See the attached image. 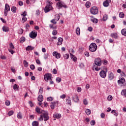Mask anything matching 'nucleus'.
<instances>
[{"mask_svg": "<svg viewBox=\"0 0 126 126\" xmlns=\"http://www.w3.org/2000/svg\"><path fill=\"white\" fill-rule=\"evenodd\" d=\"M35 111L36 113H38V114H41V109L39 107H36L35 108Z\"/></svg>", "mask_w": 126, "mask_h": 126, "instance_id": "32", "label": "nucleus"}, {"mask_svg": "<svg viewBox=\"0 0 126 126\" xmlns=\"http://www.w3.org/2000/svg\"><path fill=\"white\" fill-rule=\"evenodd\" d=\"M91 21L94 23H97L98 22V19L94 18V19L91 20Z\"/></svg>", "mask_w": 126, "mask_h": 126, "instance_id": "47", "label": "nucleus"}, {"mask_svg": "<svg viewBox=\"0 0 126 126\" xmlns=\"http://www.w3.org/2000/svg\"><path fill=\"white\" fill-rule=\"evenodd\" d=\"M53 117L56 119H60V118H62V115L60 114L56 113L54 114Z\"/></svg>", "mask_w": 126, "mask_h": 126, "instance_id": "18", "label": "nucleus"}, {"mask_svg": "<svg viewBox=\"0 0 126 126\" xmlns=\"http://www.w3.org/2000/svg\"><path fill=\"white\" fill-rule=\"evenodd\" d=\"M26 50L27 51H33L34 47L32 46H28L26 48Z\"/></svg>", "mask_w": 126, "mask_h": 126, "instance_id": "17", "label": "nucleus"}, {"mask_svg": "<svg viewBox=\"0 0 126 126\" xmlns=\"http://www.w3.org/2000/svg\"><path fill=\"white\" fill-rule=\"evenodd\" d=\"M9 46L11 49H14V45H13V44H12V43H10Z\"/></svg>", "mask_w": 126, "mask_h": 126, "instance_id": "49", "label": "nucleus"}, {"mask_svg": "<svg viewBox=\"0 0 126 126\" xmlns=\"http://www.w3.org/2000/svg\"><path fill=\"white\" fill-rule=\"evenodd\" d=\"M20 43H23L24 42H25V38L24 37H22L20 39Z\"/></svg>", "mask_w": 126, "mask_h": 126, "instance_id": "36", "label": "nucleus"}, {"mask_svg": "<svg viewBox=\"0 0 126 126\" xmlns=\"http://www.w3.org/2000/svg\"><path fill=\"white\" fill-rule=\"evenodd\" d=\"M30 68L32 70L35 69V65L34 64H32L30 65Z\"/></svg>", "mask_w": 126, "mask_h": 126, "instance_id": "54", "label": "nucleus"}, {"mask_svg": "<svg viewBox=\"0 0 126 126\" xmlns=\"http://www.w3.org/2000/svg\"><path fill=\"white\" fill-rule=\"evenodd\" d=\"M86 114H87L88 116H89V115L91 114V110H90L89 109H87L86 110Z\"/></svg>", "mask_w": 126, "mask_h": 126, "instance_id": "26", "label": "nucleus"}, {"mask_svg": "<svg viewBox=\"0 0 126 126\" xmlns=\"http://www.w3.org/2000/svg\"><path fill=\"white\" fill-rule=\"evenodd\" d=\"M126 94V90H123L121 92V94L123 95V96H125Z\"/></svg>", "mask_w": 126, "mask_h": 126, "instance_id": "37", "label": "nucleus"}, {"mask_svg": "<svg viewBox=\"0 0 126 126\" xmlns=\"http://www.w3.org/2000/svg\"><path fill=\"white\" fill-rule=\"evenodd\" d=\"M5 104L6 106H9L10 105V101H9V100H6Z\"/></svg>", "mask_w": 126, "mask_h": 126, "instance_id": "43", "label": "nucleus"}, {"mask_svg": "<svg viewBox=\"0 0 126 126\" xmlns=\"http://www.w3.org/2000/svg\"><path fill=\"white\" fill-rule=\"evenodd\" d=\"M111 36L114 39H118V34L117 33H112L111 34Z\"/></svg>", "mask_w": 126, "mask_h": 126, "instance_id": "19", "label": "nucleus"}, {"mask_svg": "<svg viewBox=\"0 0 126 126\" xmlns=\"http://www.w3.org/2000/svg\"><path fill=\"white\" fill-rule=\"evenodd\" d=\"M100 117H101V119H104V118H105V114L104 113H102L100 114Z\"/></svg>", "mask_w": 126, "mask_h": 126, "instance_id": "62", "label": "nucleus"}, {"mask_svg": "<svg viewBox=\"0 0 126 126\" xmlns=\"http://www.w3.org/2000/svg\"><path fill=\"white\" fill-rule=\"evenodd\" d=\"M101 63H102L103 64H104V65L108 64V61L106 60H103Z\"/></svg>", "mask_w": 126, "mask_h": 126, "instance_id": "44", "label": "nucleus"}, {"mask_svg": "<svg viewBox=\"0 0 126 126\" xmlns=\"http://www.w3.org/2000/svg\"><path fill=\"white\" fill-rule=\"evenodd\" d=\"M58 42H60L61 43H63V38L62 37L58 38Z\"/></svg>", "mask_w": 126, "mask_h": 126, "instance_id": "53", "label": "nucleus"}, {"mask_svg": "<svg viewBox=\"0 0 126 126\" xmlns=\"http://www.w3.org/2000/svg\"><path fill=\"white\" fill-rule=\"evenodd\" d=\"M126 82V80L125 79V78H122L120 80H119L118 81V84H121L123 85L124 83Z\"/></svg>", "mask_w": 126, "mask_h": 126, "instance_id": "14", "label": "nucleus"}, {"mask_svg": "<svg viewBox=\"0 0 126 126\" xmlns=\"http://www.w3.org/2000/svg\"><path fill=\"white\" fill-rule=\"evenodd\" d=\"M51 108L52 109V110H54L55 109V107H56V102H53L52 103L51 105H50Z\"/></svg>", "mask_w": 126, "mask_h": 126, "instance_id": "25", "label": "nucleus"}, {"mask_svg": "<svg viewBox=\"0 0 126 126\" xmlns=\"http://www.w3.org/2000/svg\"><path fill=\"white\" fill-rule=\"evenodd\" d=\"M58 34V32L56 30H54L52 32V34L53 36H56Z\"/></svg>", "mask_w": 126, "mask_h": 126, "instance_id": "46", "label": "nucleus"}, {"mask_svg": "<svg viewBox=\"0 0 126 126\" xmlns=\"http://www.w3.org/2000/svg\"><path fill=\"white\" fill-rule=\"evenodd\" d=\"M111 2V0H106L103 3V6L105 7L109 6V3Z\"/></svg>", "mask_w": 126, "mask_h": 126, "instance_id": "12", "label": "nucleus"}, {"mask_svg": "<svg viewBox=\"0 0 126 126\" xmlns=\"http://www.w3.org/2000/svg\"><path fill=\"white\" fill-rule=\"evenodd\" d=\"M77 92H81V88L78 87L77 89Z\"/></svg>", "mask_w": 126, "mask_h": 126, "instance_id": "64", "label": "nucleus"}, {"mask_svg": "<svg viewBox=\"0 0 126 126\" xmlns=\"http://www.w3.org/2000/svg\"><path fill=\"white\" fill-rule=\"evenodd\" d=\"M39 125V123L37 121H34L32 123V126H38Z\"/></svg>", "mask_w": 126, "mask_h": 126, "instance_id": "27", "label": "nucleus"}, {"mask_svg": "<svg viewBox=\"0 0 126 126\" xmlns=\"http://www.w3.org/2000/svg\"><path fill=\"white\" fill-rule=\"evenodd\" d=\"M55 57L56 58V59H60L61 58V54L58 53L56 56Z\"/></svg>", "mask_w": 126, "mask_h": 126, "instance_id": "58", "label": "nucleus"}, {"mask_svg": "<svg viewBox=\"0 0 126 126\" xmlns=\"http://www.w3.org/2000/svg\"><path fill=\"white\" fill-rule=\"evenodd\" d=\"M29 104L31 107H33V106H34V104H33V102H32V101H29Z\"/></svg>", "mask_w": 126, "mask_h": 126, "instance_id": "56", "label": "nucleus"}, {"mask_svg": "<svg viewBox=\"0 0 126 126\" xmlns=\"http://www.w3.org/2000/svg\"><path fill=\"white\" fill-rule=\"evenodd\" d=\"M8 11H10V7L8 4H6L5 5V9L4 10V14L5 16H7V12H8Z\"/></svg>", "mask_w": 126, "mask_h": 126, "instance_id": "7", "label": "nucleus"}, {"mask_svg": "<svg viewBox=\"0 0 126 126\" xmlns=\"http://www.w3.org/2000/svg\"><path fill=\"white\" fill-rule=\"evenodd\" d=\"M83 104L85 105H88V101H87V99H84L83 100Z\"/></svg>", "mask_w": 126, "mask_h": 126, "instance_id": "48", "label": "nucleus"}, {"mask_svg": "<svg viewBox=\"0 0 126 126\" xmlns=\"http://www.w3.org/2000/svg\"><path fill=\"white\" fill-rule=\"evenodd\" d=\"M58 54L59 53H58V52L54 51L53 53V56H54V57H56Z\"/></svg>", "mask_w": 126, "mask_h": 126, "instance_id": "57", "label": "nucleus"}, {"mask_svg": "<svg viewBox=\"0 0 126 126\" xmlns=\"http://www.w3.org/2000/svg\"><path fill=\"white\" fill-rule=\"evenodd\" d=\"M41 115H40V121H44L45 122H47V121H49V114L48 112L45 111L44 110H42L41 111Z\"/></svg>", "mask_w": 126, "mask_h": 126, "instance_id": "3", "label": "nucleus"}, {"mask_svg": "<svg viewBox=\"0 0 126 126\" xmlns=\"http://www.w3.org/2000/svg\"><path fill=\"white\" fill-rule=\"evenodd\" d=\"M91 126H95V124H96V122H95V120H92L91 121Z\"/></svg>", "mask_w": 126, "mask_h": 126, "instance_id": "41", "label": "nucleus"}, {"mask_svg": "<svg viewBox=\"0 0 126 126\" xmlns=\"http://www.w3.org/2000/svg\"><path fill=\"white\" fill-rule=\"evenodd\" d=\"M103 21H106L108 19V15H104L103 17Z\"/></svg>", "mask_w": 126, "mask_h": 126, "instance_id": "40", "label": "nucleus"}, {"mask_svg": "<svg viewBox=\"0 0 126 126\" xmlns=\"http://www.w3.org/2000/svg\"><path fill=\"white\" fill-rule=\"evenodd\" d=\"M62 81V79L60 77H58L56 78V82H58V83H60Z\"/></svg>", "mask_w": 126, "mask_h": 126, "instance_id": "45", "label": "nucleus"}, {"mask_svg": "<svg viewBox=\"0 0 126 126\" xmlns=\"http://www.w3.org/2000/svg\"><path fill=\"white\" fill-rule=\"evenodd\" d=\"M112 114H114V116H115V117H118V113H117V111L115 110H113L111 111Z\"/></svg>", "mask_w": 126, "mask_h": 126, "instance_id": "29", "label": "nucleus"}, {"mask_svg": "<svg viewBox=\"0 0 126 126\" xmlns=\"http://www.w3.org/2000/svg\"><path fill=\"white\" fill-rule=\"evenodd\" d=\"M70 56H71V59L73 61V62H76L77 58H76V57H75V56L71 54Z\"/></svg>", "mask_w": 126, "mask_h": 126, "instance_id": "21", "label": "nucleus"}, {"mask_svg": "<svg viewBox=\"0 0 126 126\" xmlns=\"http://www.w3.org/2000/svg\"><path fill=\"white\" fill-rule=\"evenodd\" d=\"M119 17L120 18H124L125 17V14H124L123 12L120 13Z\"/></svg>", "mask_w": 126, "mask_h": 126, "instance_id": "35", "label": "nucleus"}, {"mask_svg": "<svg viewBox=\"0 0 126 126\" xmlns=\"http://www.w3.org/2000/svg\"><path fill=\"white\" fill-rule=\"evenodd\" d=\"M13 88L15 90H17L18 88H19V86H18L17 84H15V85H14Z\"/></svg>", "mask_w": 126, "mask_h": 126, "instance_id": "31", "label": "nucleus"}, {"mask_svg": "<svg viewBox=\"0 0 126 126\" xmlns=\"http://www.w3.org/2000/svg\"><path fill=\"white\" fill-rule=\"evenodd\" d=\"M55 18L57 21H59V20H60V18H61V16L59 14H56L55 15Z\"/></svg>", "mask_w": 126, "mask_h": 126, "instance_id": "28", "label": "nucleus"}, {"mask_svg": "<svg viewBox=\"0 0 126 126\" xmlns=\"http://www.w3.org/2000/svg\"><path fill=\"white\" fill-rule=\"evenodd\" d=\"M22 21H23L24 23L25 22V21H27V18H26V17H23Z\"/></svg>", "mask_w": 126, "mask_h": 126, "instance_id": "55", "label": "nucleus"}, {"mask_svg": "<svg viewBox=\"0 0 126 126\" xmlns=\"http://www.w3.org/2000/svg\"><path fill=\"white\" fill-rule=\"evenodd\" d=\"M90 5H91V3H90V2L87 1V2L86 3V7H87L88 8L89 7H90Z\"/></svg>", "mask_w": 126, "mask_h": 126, "instance_id": "34", "label": "nucleus"}, {"mask_svg": "<svg viewBox=\"0 0 126 126\" xmlns=\"http://www.w3.org/2000/svg\"><path fill=\"white\" fill-rule=\"evenodd\" d=\"M8 51L10 53H11L12 55H13V54H14V52L13 50H12V49H9Z\"/></svg>", "mask_w": 126, "mask_h": 126, "instance_id": "61", "label": "nucleus"}, {"mask_svg": "<svg viewBox=\"0 0 126 126\" xmlns=\"http://www.w3.org/2000/svg\"><path fill=\"white\" fill-rule=\"evenodd\" d=\"M11 11L13 12L14 13H15L16 12V7L13 6L11 8Z\"/></svg>", "mask_w": 126, "mask_h": 126, "instance_id": "23", "label": "nucleus"}, {"mask_svg": "<svg viewBox=\"0 0 126 126\" xmlns=\"http://www.w3.org/2000/svg\"><path fill=\"white\" fill-rule=\"evenodd\" d=\"M89 50L91 52H96L97 50V45L94 43H92L89 46Z\"/></svg>", "mask_w": 126, "mask_h": 126, "instance_id": "4", "label": "nucleus"}, {"mask_svg": "<svg viewBox=\"0 0 126 126\" xmlns=\"http://www.w3.org/2000/svg\"><path fill=\"white\" fill-rule=\"evenodd\" d=\"M24 64L25 67H27V66H28V62H27L25 60H24Z\"/></svg>", "mask_w": 126, "mask_h": 126, "instance_id": "42", "label": "nucleus"}, {"mask_svg": "<svg viewBox=\"0 0 126 126\" xmlns=\"http://www.w3.org/2000/svg\"><path fill=\"white\" fill-rule=\"evenodd\" d=\"M37 99L39 102H43V95H42V94H40L38 96Z\"/></svg>", "mask_w": 126, "mask_h": 126, "instance_id": "20", "label": "nucleus"}, {"mask_svg": "<svg viewBox=\"0 0 126 126\" xmlns=\"http://www.w3.org/2000/svg\"><path fill=\"white\" fill-rule=\"evenodd\" d=\"M76 33L77 35H80V28L77 27L76 29Z\"/></svg>", "mask_w": 126, "mask_h": 126, "instance_id": "22", "label": "nucleus"}, {"mask_svg": "<svg viewBox=\"0 0 126 126\" xmlns=\"http://www.w3.org/2000/svg\"><path fill=\"white\" fill-rule=\"evenodd\" d=\"M21 15L23 17H26V15H27V12H26V11H25L23 14H21Z\"/></svg>", "mask_w": 126, "mask_h": 126, "instance_id": "50", "label": "nucleus"}, {"mask_svg": "<svg viewBox=\"0 0 126 126\" xmlns=\"http://www.w3.org/2000/svg\"><path fill=\"white\" fill-rule=\"evenodd\" d=\"M43 88H40V89L39 90V92L40 94H42V93H43Z\"/></svg>", "mask_w": 126, "mask_h": 126, "instance_id": "60", "label": "nucleus"}, {"mask_svg": "<svg viewBox=\"0 0 126 126\" xmlns=\"http://www.w3.org/2000/svg\"><path fill=\"white\" fill-rule=\"evenodd\" d=\"M66 102L68 104V105L71 106V99L70 96H68L67 98L66 99Z\"/></svg>", "mask_w": 126, "mask_h": 126, "instance_id": "15", "label": "nucleus"}, {"mask_svg": "<svg viewBox=\"0 0 126 126\" xmlns=\"http://www.w3.org/2000/svg\"><path fill=\"white\" fill-rule=\"evenodd\" d=\"M98 10L96 7L94 6L91 8V13L92 14L95 15L98 14Z\"/></svg>", "mask_w": 126, "mask_h": 126, "instance_id": "8", "label": "nucleus"}, {"mask_svg": "<svg viewBox=\"0 0 126 126\" xmlns=\"http://www.w3.org/2000/svg\"><path fill=\"white\" fill-rule=\"evenodd\" d=\"M8 116H12L13 115V111H10L8 113Z\"/></svg>", "mask_w": 126, "mask_h": 126, "instance_id": "52", "label": "nucleus"}, {"mask_svg": "<svg viewBox=\"0 0 126 126\" xmlns=\"http://www.w3.org/2000/svg\"><path fill=\"white\" fill-rule=\"evenodd\" d=\"M50 22H51V23H53V24H56V23H57V22L56 20V19H53L51 20Z\"/></svg>", "mask_w": 126, "mask_h": 126, "instance_id": "38", "label": "nucleus"}, {"mask_svg": "<svg viewBox=\"0 0 126 126\" xmlns=\"http://www.w3.org/2000/svg\"><path fill=\"white\" fill-rule=\"evenodd\" d=\"M44 80L48 82L49 80H52V78H53V76L51 73H47L44 75Z\"/></svg>", "mask_w": 126, "mask_h": 126, "instance_id": "5", "label": "nucleus"}, {"mask_svg": "<svg viewBox=\"0 0 126 126\" xmlns=\"http://www.w3.org/2000/svg\"><path fill=\"white\" fill-rule=\"evenodd\" d=\"M99 75L100 77H102V78H105L106 76H107V72L104 70H101L99 72Z\"/></svg>", "mask_w": 126, "mask_h": 126, "instance_id": "10", "label": "nucleus"}, {"mask_svg": "<svg viewBox=\"0 0 126 126\" xmlns=\"http://www.w3.org/2000/svg\"><path fill=\"white\" fill-rule=\"evenodd\" d=\"M57 6L58 9H60L62 7L66 8V5L63 1H59L57 3Z\"/></svg>", "mask_w": 126, "mask_h": 126, "instance_id": "6", "label": "nucleus"}, {"mask_svg": "<svg viewBox=\"0 0 126 126\" xmlns=\"http://www.w3.org/2000/svg\"><path fill=\"white\" fill-rule=\"evenodd\" d=\"M108 101H112L113 100V96L111 95H109L107 97Z\"/></svg>", "mask_w": 126, "mask_h": 126, "instance_id": "39", "label": "nucleus"}, {"mask_svg": "<svg viewBox=\"0 0 126 126\" xmlns=\"http://www.w3.org/2000/svg\"><path fill=\"white\" fill-rule=\"evenodd\" d=\"M2 31H3V32H8L9 31V28H8L6 26H3L2 28Z\"/></svg>", "mask_w": 126, "mask_h": 126, "instance_id": "16", "label": "nucleus"}, {"mask_svg": "<svg viewBox=\"0 0 126 126\" xmlns=\"http://www.w3.org/2000/svg\"><path fill=\"white\" fill-rule=\"evenodd\" d=\"M17 118L18 119H22V114L21 113V112H19L17 114Z\"/></svg>", "mask_w": 126, "mask_h": 126, "instance_id": "30", "label": "nucleus"}, {"mask_svg": "<svg viewBox=\"0 0 126 126\" xmlns=\"http://www.w3.org/2000/svg\"><path fill=\"white\" fill-rule=\"evenodd\" d=\"M114 77H115V75H114V73H113V72H110L108 74V79L109 80H113Z\"/></svg>", "mask_w": 126, "mask_h": 126, "instance_id": "13", "label": "nucleus"}, {"mask_svg": "<svg viewBox=\"0 0 126 126\" xmlns=\"http://www.w3.org/2000/svg\"><path fill=\"white\" fill-rule=\"evenodd\" d=\"M101 65H102V60L99 58L95 59L93 65V68L94 69V70L99 71L101 69V68L98 67V66H101Z\"/></svg>", "mask_w": 126, "mask_h": 126, "instance_id": "1", "label": "nucleus"}, {"mask_svg": "<svg viewBox=\"0 0 126 126\" xmlns=\"http://www.w3.org/2000/svg\"><path fill=\"white\" fill-rule=\"evenodd\" d=\"M121 33L124 36H126V29H124L121 31Z\"/></svg>", "mask_w": 126, "mask_h": 126, "instance_id": "24", "label": "nucleus"}, {"mask_svg": "<svg viewBox=\"0 0 126 126\" xmlns=\"http://www.w3.org/2000/svg\"><path fill=\"white\" fill-rule=\"evenodd\" d=\"M52 72H53V73H54V74H57V73H58V71L56 68L53 69Z\"/></svg>", "mask_w": 126, "mask_h": 126, "instance_id": "51", "label": "nucleus"}, {"mask_svg": "<svg viewBox=\"0 0 126 126\" xmlns=\"http://www.w3.org/2000/svg\"><path fill=\"white\" fill-rule=\"evenodd\" d=\"M72 99L75 103H78V102H79V98H78L77 94H75L74 96L72 97Z\"/></svg>", "mask_w": 126, "mask_h": 126, "instance_id": "11", "label": "nucleus"}, {"mask_svg": "<svg viewBox=\"0 0 126 126\" xmlns=\"http://www.w3.org/2000/svg\"><path fill=\"white\" fill-rule=\"evenodd\" d=\"M47 101L51 102V101H53V98L52 97H47Z\"/></svg>", "mask_w": 126, "mask_h": 126, "instance_id": "59", "label": "nucleus"}, {"mask_svg": "<svg viewBox=\"0 0 126 126\" xmlns=\"http://www.w3.org/2000/svg\"><path fill=\"white\" fill-rule=\"evenodd\" d=\"M37 32H35L33 31H32L31 33H30L29 36L30 38H32V39H35V38L37 37Z\"/></svg>", "mask_w": 126, "mask_h": 126, "instance_id": "9", "label": "nucleus"}, {"mask_svg": "<svg viewBox=\"0 0 126 126\" xmlns=\"http://www.w3.org/2000/svg\"><path fill=\"white\" fill-rule=\"evenodd\" d=\"M63 58L65 60H68V59L69 58V55L68 54H66L63 56Z\"/></svg>", "mask_w": 126, "mask_h": 126, "instance_id": "33", "label": "nucleus"}, {"mask_svg": "<svg viewBox=\"0 0 126 126\" xmlns=\"http://www.w3.org/2000/svg\"><path fill=\"white\" fill-rule=\"evenodd\" d=\"M84 54L86 56V57H89V56H90L89 52H85L84 53Z\"/></svg>", "mask_w": 126, "mask_h": 126, "instance_id": "63", "label": "nucleus"}, {"mask_svg": "<svg viewBox=\"0 0 126 126\" xmlns=\"http://www.w3.org/2000/svg\"><path fill=\"white\" fill-rule=\"evenodd\" d=\"M46 5L44 8V12H45V13L51 11V10H53V6H52L53 2L52 1L47 0L46 2Z\"/></svg>", "mask_w": 126, "mask_h": 126, "instance_id": "2", "label": "nucleus"}]
</instances>
